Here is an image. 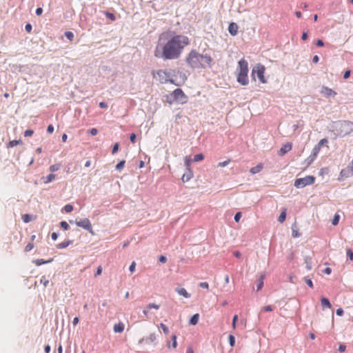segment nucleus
Segmentation results:
<instances>
[{
	"label": "nucleus",
	"instance_id": "obj_1",
	"mask_svg": "<svg viewBox=\"0 0 353 353\" xmlns=\"http://www.w3.org/2000/svg\"><path fill=\"white\" fill-rule=\"evenodd\" d=\"M190 43L187 36L171 32H163L159 35L154 52V57L163 59H176Z\"/></svg>",
	"mask_w": 353,
	"mask_h": 353
},
{
	"label": "nucleus",
	"instance_id": "obj_2",
	"mask_svg": "<svg viewBox=\"0 0 353 353\" xmlns=\"http://www.w3.org/2000/svg\"><path fill=\"white\" fill-rule=\"evenodd\" d=\"M188 65L192 69H205L212 67V57L209 54H200L196 50H192L185 58Z\"/></svg>",
	"mask_w": 353,
	"mask_h": 353
},
{
	"label": "nucleus",
	"instance_id": "obj_3",
	"mask_svg": "<svg viewBox=\"0 0 353 353\" xmlns=\"http://www.w3.org/2000/svg\"><path fill=\"white\" fill-rule=\"evenodd\" d=\"M248 63L242 58L239 62L236 68V80L242 85H247L249 83L248 79Z\"/></svg>",
	"mask_w": 353,
	"mask_h": 353
},
{
	"label": "nucleus",
	"instance_id": "obj_4",
	"mask_svg": "<svg viewBox=\"0 0 353 353\" xmlns=\"http://www.w3.org/2000/svg\"><path fill=\"white\" fill-rule=\"evenodd\" d=\"M172 70H159L156 72H152L153 77L159 81L161 83H166L170 82L174 83V81L172 79Z\"/></svg>",
	"mask_w": 353,
	"mask_h": 353
},
{
	"label": "nucleus",
	"instance_id": "obj_5",
	"mask_svg": "<svg viewBox=\"0 0 353 353\" xmlns=\"http://www.w3.org/2000/svg\"><path fill=\"white\" fill-rule=\"evenodd\" d=\"M315 178L313 176H307L304 178L296 179L294 181V186L297 188H303L308 185L314 183Z\"/></svg>",
	"mask_w": 353,
	"mask_h": 353
},
{
	"label": "nucleus",
	"instance_id": "obj_6",
	"mask_svg": "<svg viewBox=\"0 0 353 353\" xmlns=\"http://www.w3.org/2000/svg\"><path fill=\"white\" fill-rule=\"evenodd\" d=\"M265 70V68L264 65L261 64H257L255 67L252 68V75L254 76L256 74L259 81L262 83H265L267 81L264 77Z\"/></svg>",
	"mask_w": 353,
	"mask_h": 353
},
{
	"label": "nucleus",
	"instance_id": "obj_7",
	"mask_svg": "<svg viewBox=\"0 0 353 353\" xmlns=\"http://www.w3.org/2000/svg\"><path fill=\"white\" fill-rule=\"evenodd\" d=\"M171 95L173 97V101H177L179 103L183 104L188 101V97L180 88L175 89Z\"/></svg>",
	"mask_w": 353,
	"mask_h": 353
},
{
	"label": "nucleus",
	"instance_id": "obj_8",
	"mask_svg": "<svg viewBox=\"0 0 353 353\" xmlns=\"http://www.w3.org/2000/svg\"><path fill=\"white\" fill-rule=\"evenodd\" d=\"M353 132V122L345 121L341 124L340 135L345 137Z\"/></svg>",
	"mask_w": 353,
	"mask_h": 353
},
{
	"label": "nucleus",
	"instance_id": "obj_9",
	"mask_svg": "<svg viewBox=\"0 0 353 353\" xmlns=\"http://www.w3.org/2000/svg\"><path fill=\"white\" fill-rule=\"evenodd\" d=\"M76 224L77 226L83 228V229L88 230L91 234H93L92 224L88 219L85 218L81 219L80 221H77Z\"/></svg>",
	"mask_w": 353,
	"mask_h": 353
},
{
	"label": "nucleus",
	"instance_id": "obj_10",
	"mask_svg": "<svg viewBox=\"0 0 353 353\" xmlns=\"http://www.w3.org/2000/svg\"><path fill=\"white\" fill-rule=\"evenodd\" d=\"M340 175L342 177H345V178L353 176V159H352L350 165L341 170V171L340 172Z\"/></svg>",
	"mask_w": 353,
	"mask_h": 353
},
{
	"label": "nucleus",
	"instance_id": "obj_11",
	"mask_svg": "<svg viewBox=\"0 0 353 353\" xmlns=\"http://www.w3.org/2000/svg\"><path fill=\"white\" fill-rule=\"evenodd\" d=\"M321 94L327 98L330 97H334L336 95V92L334 90L326 86L322 87L321 90Z\"/></svg>",
	"mask_w": 353,
	"mask_h": 353
},
{
	"label": "nucleus",
	"instance_id": "obj_12",
	"mask_svg": "<svg viewBox=\"0 0 353 353\" xmlns=\"http://www.w3.org/2000/svg\"><path fill=\"white\" fill-rule=\"evenodd\" d=\"M292 143L288 142V143L283 145V146L281 148V149L279 152V154L280 156H283L285 154H286L287 152H288L289 151H290L292 150Z\"/></svg>",
	"mask_w": 353,
	"mask_h": 353
},
{
	"label": "nucleus",
	"instance_id": "obj_13",
	"mask_svg": "<svg viewBox=\"0 0 353 353\" xmlns=\"http://www.w3.org/2000/svg\"><path fill=\"white\" fill-rule=\"evenodd\" d=\"M193 177V172L191 169H188L186 172L183 174L181 180L185 183L189 181Z\"/></svg>",
	"mask_w": 353,
	"mask_h": 353
},
{
	"label": "nucleus",
	"instance_id": "obj_14",
	"mask_svg": "<svg viewBox=\"0 0 353 353\" xmlns=\"http://www.w3.org/2000/svg\"><path fill=\"white\" fill-rule=\"evenodd\" d=\"M239 27L236 23L232 22L229 25L228 31L231 35L235 36L238 33Z\"/></svg>",
	"mask_w": 353,
	"mask_h": 353
},
{
	"label": "nucleus",
	"instance_id": "obj_15",
	"mask_svg": "<svg viewBox=\"0 0 353 353\" xmlns=\"http://www.w3.org/2000/svg\"><path fill=\"white\" fill-rule=\"evenodd\" d=\"M176 292L181 296L188 299L190 297V294L186 291V290L183 288H179L176 289Z\"/></svg>",
	"mask_w": 353,
	"mask_h": 353
},
{
	"label": "nucleus",
	"instance_id": "obj_16",
	"mask_svg": "<svg viewBox=\"0 0 353 353\" xmlns=\"http://www.w3.org/2000/svg\"><path fill=\"white\" fill-rule=\"evenodd\" d=\"M321 149V146H320L319 144H316V145H314V147L312 149V154H311L312 159H316V157L319 154Z\"/></svg>",
	"mask_w": 353,
	"mask_h": 353
},
{
	"label": "nucleus",
	"instance_id": "obj_17",
	"mask_svg": "<svg viewBox=\"0 0 353 353\" xmlns=\"http://www.w3.org/2000/svg\"><path fill=\"white\" fill-rule=\"evenodd\" d=\"M113 330L116 333H121L124 330V325L122 323L115 324L114 325Z\"/></svg>",
	"mask_w": 353,
	"mask_h": 353
},
{
	"label": "nucleus",
	"instance_id": "obj_18",
	"mask_svg": "<svg viewBox=\"0 0 353 353\" xmlns=\"http://www.w3.org/2000/svg\"><path fill=\"white\" fill-rule=\"evenodd\" d=\"M263 168V164L262 163H259L256 166L250 169V172L252 174H256V173H259V172H261Z\"/></svg>",
	"mask_w": 353,
	"mask_h": 353
},
{
	"label": "nucleus",
	"instance_id": "obj_19",
	"mask_svg": "<svg viewBox=\"0 0 353 353\" xmlns=\"http://www.w3.org/2000/svg\"><path fill=\"white\" fill-rule=\"evenodd\" d=\"M305 268H307V270H311L312 268V258L310 257V256H306L305 258Z\"/></svg>",
	"mask_w": 353,
	"mask_h": 353
},
{
	"label": "nucleus",
	"instance_id": "obj_20",
	"mask_svg": "<svg viewBox=\"0 0 353 353\" xmlns=\"http://www.w3.org/2000/svg\"><path fill=\"white\" fill-rule=\"evenodd\" d=\"M321 305L323 306V307H327V308H331L332 307V305L330 302V301L328 300V299L327 298H322L321 299Z\"/></svg>",
	"mask_w": 353,
	"mask_h": 353
},
{
	"label": "nucleus",
	"instance_id": "obj_21",
	"mask_svg": "<svg viewBox=\"0 0 353 353\" xmlns=\"http://www.w3.org/2000/svg\"><path fill=\"white\" fill-rule=\"evenodd\" d=\"M199 319V314H195L191 317V319L189 321V323L192 325H195L198 323Z\"/></svg>",
	"mask_w": 353,
	"mask_h": 353
},
{
	"label": "nucleus",
	"instance_id": "obj_22",
	"mask_svg": "<svg viewBox=\"0 0 353 353\" xmlns=\"http://www.w3.org/2000/svg\"><path fill=\"white\" fill-rule=\"evenodd\" d=\"M72 243L71 241H66L62 243H60L57 245V248L58 249H63L67 248L69 245Z\"/></svg>",
	"mask_w": 353,
	"mask_h": 353
},
{
	"label": "nucleus",
	"instance_id": "obj_23",
	"mask_svg": "<svg viewBox=\"0 0 353 353\" xmlns=\"http://www.w3.org/2000/svg\"><path fill=\"white\" fill-rule=\"evenodd\" d=\"M22 141L21 139L19 140H12V141H10L8 144V148H12V147H14L17 145H21L22 144Z\"/></svg>",
	"mask_w": 353,
	"mask_h": 353
},
{
	"label": "nucleus",
	"instance_id": "obj_24",
	"mask_svg": "<svg viewBox=\"0 0 353 353\" xmlns=\"http://www.w3.org/2000/svg\"><path fill=\"white\" fill-rule=\"evenodd\" d=\"M265 279V275L264 274H262L261 275V276L259 277V283L257 285V290H260L262 289L263 286V280Z\"/></svg>",
	"mask_w": 353,
	"mask_h": 353
},
{
	"label": "nucleus",
	"instance_id": "obj_25",
	"mask_svg": "<svg viewBox=\"0 0 353 353\" xmlns=\"http://www.w3.org/2000/svg\"><path fill=\"white\" fill-rule=\"evenodd\" d=\"M285 218H286V210L284 209L281 212L280 216H279L278 221L281 223H283L285 220Z\"/></svg>",
	"mask_w": 353,
	"mask_h": 353
},
{
	"label": "nucleus",
	"instance_id": "obj_26",
	"mask_svg": "<svg viewBox=\"0 0 353 353\" xmlns=\"http://www.w3.org/2000/svg\"><path fill=\"white\" fill-rule=\"evenodd\" d=\"M55 174H50L46 177V180L44 181L45 183H48L52 182L55 179Z\"/></svg>",
	"mask_w": 353,
	"mask_h": 353
},
{
	"label": "nucleus",
	"instance_id": "obj_27",
	"mask_svg": "<svg viewBox=\"0 0 353 353\" xmlns=\"http://www.w3.org/2000/svg\"><path fill=\"white\" fill-rule=\"evenodd\" d=\"M192 160L188 157H185V159H184V163H185V165L186 167V170L188 169H191L190 168V165L192 163Z\"/></svg>",
	"mask_w": 353,
	"mask_h": 353
},
{
	"label": "nucleus",
	"instance_id": "obj_28",
	"mask_svg": "<svg viewBox=\"0 0 353 353\" xmlns=\"http://www.w3.org/2000/svg\"><path fill=\"white\" fill-rule=\"evenodd\" d=\"M204 156L202 154H197L194 155L192 161L197 162L203 160Z\"/></svg>",
	"mask_w": 353,
	"mask_h": 353
},
{
	"label": "nucleus",
	"instance_id": "obj_29",
	"mask_svg": "<svg viewBox=\"0 0 353 353\" xmlns=\"http://www.w3.org/2000/svg\"><path fill=\"white\" fill-rule=\"evenodd\" d=\"M328 143V139L326 138L321 139L317 144H319L320 146L325 145L327 148H329L327 145Z\"/></svg>",
	"mask_w": 353,
	"mask_h": 353
},
{
	"label": "nucleus",
	"instance_id": "obj_30",
	"mask_svg": "<svg viewBox=\"0 0 353 353\" xmlns=\"http://www.w3.org/2000/svg\"><path fill=\"white\" fill-rule=\"evenodd\" d=\"M61 165L60 164H54L51 166H50L49 170L51 172H54L59 170Z\"/></svg>",
	"mask_w": 353,
	"mask_h": 353
},
{
	"label": "nucleus",
	"instance_id": "obj_31",
	"mask_svg": "<svg viewBox=\"0 0 353 353\" xmlns=\"http://www.w3.org/2000/svg\"><path fill=\"white\" fill-rule=\"evenodd\" d=\"M52 261V259L49 260V261H44L43 259H37L34 263L37 265H43V264H45L46 263H49V262H51Z\"/></svg>",
	"mask_w": 353,
	"mask_h": 353
},
{
	"label": "nucleus",
	"instance_id": "obj_32",
	"mask_svg": "<svg viewBox=\"0 0 353 353\" xmlns=\"http://www.w3.org/2000/svg\"><path fill=\"white\" fill-rule=\"evenodd\" d=\"M339 219H340V215L338 214H336L332 221V223L334 225H336L339 222Z\"/></svg>",
	"mask_w": 353,
	"mask_h": 353
},
{
	"label": "nucleus",
	"instance_id": "obj_33",
	"mask_svg": "<svg viewBox=\"0 0 353 353\" xmlns=\"http://www.w3.org/2000/svg\"><path fill=\"white\" fill-rule=\"evenodd\" d=\"M34 248V244L32 242H30L27 244V245L25 247L24 251L26 252H30L32 249Z\"/></svg>",
	"mask_w": 353,
	"mask_h": 353
},
{
	"label": "nucleus",
	"instance_id": "obj_34",
	"mask_svg": "<svg viewBox=\"0 0 353 353\" xmlns=\"http://www.w3.org/2000/svg\"><path fill=\"white\" fill-rule=\"evenodd\" d=\"M150 343H154L156 339H157V337H156V334L154 333H151L149 336L148 337L147 339Z\"/></svg>",
	"mask_w": 353,
	"mask_h": 353
},
{
	"label": "nucleus",
	"instance_id": "obj_35",
	"mask_svg": "<svg viewBox=\"0 0 353 353\" xmlns=\"http://www.w3.org/2000/svg\"><path fill=\"white\" fill-rule=\"evenodd\" d=\"M65 36L70 41H72L74 39V34L70 31H67L65 32Z\"/></svg>",
	"mask_w": 353,
	"mask_h": 353
},
{
	"label": "nucleus",
	"instance_id": "obj_36",
	"mask_svg": "<svg viewBox=\"0 0 353 353\" xmlns=\"http://www.w3.org/2000/svg\"><path fill=\"white\" fill-rule=\"evenodd\" d=\"M40 283H42L44 287H46L49 283V281L46 276H42L40 279Z\"/></svg>",
	"mask_w": 353,
	"mask_h": 353
},
{
	"label": "nucleus",
	"instance_id": "obj_37",
	"mask_svg": "<svg viewBox=\"0 0 353 353\" xmlns=\"http://www.w3.org/2000/svg\"><path fill=\"white\" fill-rule=\"evenodd\" d=\"M152 308H154L155 310H159V305H157L155 303H150L148 304L147 306H146V309L148 310H150Z\"/></svg>",
	"mask_w": 353,
	"mask_h": 353
},
{
	"label": "nucleus",
	"instance_id": "obj_38",
	"mask_svg": "<svg viewBox=\"0 0 353 353\" xmlns=\"http://www.w3.org/2000/svg\"><path fill=\"white\" fill-rule=\"evenodd\" d=\"M160 327L163 330V332H164L165 334H168L169 330L165 324H163V323H160Z\"/></svg>",
	"mask_w": 353,
	"mask_h": 353
},
{
	"label": "nucleus",
	"instance_id": "obj_39",
	"mask_svg": "<svg viewBox=\"0 0 353 353\" xmlns=\"http://www.w3.org/2000/svg\"><path fill=\"white\" fill-rule=\"evenodd\" d=\"M64 210L68 213L71 212L73 210V206L70 204H67L64 206Z\"/></svg>",
	"mask_w": 353,
	"mask_h": 353
},
{
	"label": "nucleus",
	"instance_id": "obj_40",
	"mask_svg": "<svg viewBox=\"0 0 353 353\" xmlns=\"http://www.w3.org/2000/svg\"><path fill=\"white\" fill-rule=\"evenodd\" d=\"M125 161L124 160L123 161H121L117 165H116V168L117 170H121L123 168L124 165H125Z\"/></svg>",
	"mask_w": 353,
	"mask_h": 353
},
{
	"label": "nucleus",
	"instance_id": "obj_41",
	"mask_svg": "<svg viewBox=\"0 0 353 353\" xmlns=\"http://www.w3.org/2000/svg\"><path fill=\"white\" fill-rule=\"evenodd\" d=\"M60 225L65 230H68L70 228L68 223L66 221H61L60 223Z\"/></svg>",
	"mask_w": 353,
	"mask_h": 353
},
{
	"label": "nucleus",
	"instance_id": "obj_42",
	"mask_svg": "<svg viewBox=\"0 0 353 353\" xmlns=\"http://www.w3.org/2000/svg\"><path fill=\"white\" fill-rule=\"evenodd\" d=\"M22 219L25 223H28L31 221V216L29 214H24L22 216Z\"/></svg>",
	"mask_w": 353,
	"mask_h": 353
},
{
	"label": "nucleus",
	"instance_id": "obj_43",
	"mask_svg": "<svg viewBox=\"0 0 353 353\" xmlns=\"http://www.w3.org/2000/svg\"><path fill=\"white\" fill-rule=\"evenodd\" d=\"M229 343H230V345L233 347L234 345V343H235V338L233 335L230 334L229 336Z\"/></svg>",
	"mask_w": 353,
	"mask_h": 353
},
{
	"label": "nucleus",
	"instance_id": "obj_44",
	"mask_svg": "<svg viewBox=\"0 0 353 353\" xmlns=\"http://www.w3.org/2000/svg\"><path fill=\"white\" fill-rule=\"evenodd\" d=\"M237 320H238V315L235 314L233 316L232 323V326L233 329H236V324Z\"/></svg>",
	"mask_w": 353,
	"mask_h": 353
},
{
	"label": "nucleus",
	"instance_id": "obj_45",
	"mask_svg": "<svg viewBox=\"0 0 353 353\" xmlns=\"http://www.w3.org/2000/svg\"><path fill=\"white\" fill-rule=\"evenodd\" d=\"M230 159L224 161L223 162H220L218 163V167H225V166L228 165L230 163Z\"/></svg>",
	"mask_w": 353,
	"mask_h": 353
},
{
	"label": "nucleus",
	"instance_id": "obj_46",
	"mask_svg": "<svg viewBox=\"0 0 353 353\" xmlns=\"http://www.w3.org/2000/svg\"><path fill=\"white\" fill-rule=\"evenodd\" d=\"M347 255L351 261H353V252L351 249H347Z\"/></svg>",
	"mask_w": 353,
	"mask_h": 353
},
{
	"label": "nucleus",
	"instance_id": "obj_47",
	"mask_svg": "<svg viewBox=\"0 0 353 353\" xmlns=\"http://www.w3.org/2000/svg\"><path fill=\"white\" fill-rule=\"evenodd\" d=\"M305 282L307 283V285L308 286H310L311 288H313V283L312 281V280L310 279H308L307 277H305Z\"/></svg>",
	"mask_w": 353,
	"mask_h": 353
},
{
	"label": "nucleus",
	"instance_id": "obj_48",
	"mask_svg": "<svg viewBox=\"0 0 353 353\" xmlns=\"http://www.w3.org/2000/svg\"><path fill=\"white\" fill-rule=\"evenodd\" d=\"M172 347H173V348H176L177 346L176 336L173 335L172 336Z\"/></svg>",
	"mask_w": 353,
	"mask_h": 353
},
{
	"label": "nucleus",
	"instance_id": "obj_49",
	"mask_svg": "<svg viewBox=\"0 0 353 353\" xmlns=\"http://www.w3.org/2000/svg\"><path fill=\"white\" fill-rule=\"evenodd\" d=\"M34 134V131L32 130H27L24 132L25 137H31Z\"/></svg>",
	"mask_w": 353,
	"mask_h": 353
},
{
	"label": "nucleus",
	"instance_id": "obj_50",
	"mask_svg": "<svg viewBox=\"0 0 353 353\" xmlns=\"http://www.w3.org/2000/svg\"><path fill=\"white\" fill-rule=\"evenodd\" d=\"M119 143H116L114 145H113V148H112V154H115L118 152L119 150Z\"/></svg>",
	"mask_w": 353,
	"mask_h": 353
},
{
	"label": "nucleus",
	"instance_id": "obj_51",
	"mask_svg": "<svg viewBox=\"0 0 353 353\" xmlns=\"http://www.w3.org/2000/svg\"><path fill=\"white\" fill-rule=\"evenodd\" d=\"M135 267H136V263L134 261H133L131 265H130V268H129V270L131 272H134V270H135Z\"/></svg>",
	"mask_w": 353,
	"mask_h": 353
},
{
	"label": "nucleus",
	"instance_id": "obj_52",
	"mask_svg": "<svg viewBox=\"0 0 353 353\" xmlns=\"http://www.w3.org/2000/svg\"><path fill=\"white\" fill-rule=\"evenodd\" d=\"M199 286L202 288L208 289L209 285L207 282H201L199 283Z\"/></svg>",
	"mask_w": 353,
	"mask_h": 353
},
{
	"label": "nucleus",
	"instance_id": "obj_53",
	"mask_svg": "<svg viewBox=\"0 0 353 353\" xmlns=\"http://www.w3.org/2000/svg\"><path fill=\"white\" fill-rule=\"evenodd\" d=\"M88 132H89L91 135L94 136V135H96V134L98 133V130H97V129H96V128H92V129H90V130L88 131Z\"/></svg>",
	"mask_w": 353,
	"mask_h": 353
},
{
	"label": "nucleus",
	"instance_id": "obj_54",
	"mask_svg": "<svg viewBox=\"0 0 353 353\" xmlns=\"http://www.w3.org/2000/svg\"><path fill=\"white\" fill-rule=\"evenodd\" d=\"M292 236L294 238H296V237H299L300 236V234H299V231L296 230H294V229L292 230Z\"/></svg>",
	"mask_w": 353,
	"mask_h": 353
},
{
	"label": "nucleus",
	"instance_id": "obj_55",
	"mask_svg": "<svg viewBox=\"0 0 353 353\" xmlns=\"http://www.w3.org/2000/svg\"><path fill=\"white\" fill-rule=\"evenodd\" d=\"M262 310L265 312H271L273 310V308L272 307L271 305H267L263 307Z\"/></svg>",
	"mask_w": 353,
	"mask_h": 353
},
{
	"label": "nucleus",
	"instance_id": "obj_56",
	"mask_svg": "<svg viewBox=\"0 0 353 353\" xmlns=\"http://www.w3.org/2000/svg\"><path fill=\"white\" fill-rule=\"evenodd\" d=\"M105 15H106L109 19H110L112 21H114V20H115V17H114V15L112 13L106 12V13H105Z\"/></svg>",
	"mask_w": 353,
	"mask_h": 353
},
{
	"label": "nucleus",
	"instance_id": "obj_57",
	"mask_svg": "<svg viewBox=\"0 0 353 353\" xmlns=\"http://www.w3.org/2000/svg\"><path fill=\"white\" fill-rule=\"evenodd\" d=\"M241 217V212H237L235 216H234V220L236 222H239L240 219Z\"/></svg>",
	"mask_w": 353,
	"mask_h": 353
},
{
	"label": "nucleus",
	"instance_id": "obj_58",
	"mask_svg": "<svg viewBox=\"0 0 353 353\" xmlns=\"http://www.w3.org/2000/svg\"><path fill=\"white\" fill-rule=\"evenodd\" d=\"M47 131L49 134H52L54 132V127L52 125H49L47 128Z\"/></svg>",
	"mask_w": 353,
	"mask_h": 353
},
{
	"label": "nucleus",
	"instance_id": "obj_59",
	"mask_svg": "<svg viewBox=\"0 0 353 353\" xmlns=\"http://www.w3.org/2000/svg\"><path fill=\"white\" fill-rule=\"evenodd\" d=\"M25 29L28 32H30L32 30V26L30 23H28L25 26Z\"/></svg>",
	"mask_w": 353,
	"mask_h": 353
},
{
	"label": "nucleus",
	"instance_id": "obj_60",
	"mask_svg": "<svg viewBox=\"0 0 353 353\" xmlns=\"http://www.w3.org/2000/svg\"><path fill=\"white\" fill-rule=\"evenodd\" d=\"M130 139L132 143H134L136 140V134L134 133H132L130 136Z\"/></svg>",
	"mask_w": 353,
	"mask_h": 353
},
{
	"label": "nucleus",
	"instance_id": "obj_61",
	"mask_svg": "<svg viewBox=\"0 0 353 353\" xmlns=\"http://www.w3.org/2000/svg\"><path fill=\"white\" fill-rule=\"evenodd\" d=\"M316 45L319 47H322L324 46V43L322 40L319 39L316 41Z\"/></svg>",
	"mask_w": 353,
	"mask_h": 353
},
{
	"label": "nucleus",
	"instance_id": "obj_62",
	"mask_svg": "<svg viewBox=\"0 0 353 353\" xmlns=\"http://www.w3.org/2000/svg\"><path fill=\"white\" fill-rule=\"evenodd\" d=\"M350 73H351L350 70H347V71H345V73H344V74H343V77H344V79H347V78H349V77H350Z\"/></svg>",
	"mask_w": 353,
	"mask_h": 353
},
{
	"label": "nucleus",
	"instance_id": "obj_63",
	"mask_svg": "<svg viewBox=\"0 0 353 353\" xmlns=\"http://www.w3.org/2000/svg\"><path fill=\"white\" fill-rule=\"evenodd\" d=\"M336 314L338 316H342L343 314V310L342 308H339L336 310Z\"/></svg>",
	"mask_w": 353,
	"mask_h": 353
},
{
	"label": "nucleus",
	"instance_id": "obj_64",
	"mask_svg": "<svg viewBox=\"0 0 353 353\" xmlns=\"http://www.w3.org/2000/svg\"><path fill=\"white\" fill-rule=\"evenodd\" d=\"M43 13V9L41 8H38L36 10V14L37 15L39 16Z\"/></svg>",
	"mask_w": 353,
	"mask_h": 353
}]
</instances>
